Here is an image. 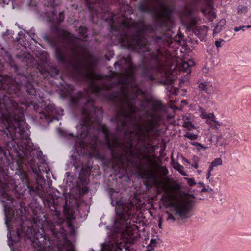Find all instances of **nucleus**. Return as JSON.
Returning <instances> with one entry per match:
<instances>
[{"instance_id": "49530a36", "label": "nucleus", "mask_w": 251, "mask_h": 251, "mask_svg": "<svg viewBox=\"0 0 251 251\" xmlns=\"http://www.w3.org/2000/svg\"><path fill=\"white\" fill-rule=\"evenodd\" d=\"M111 199H112V198L111 197ZM111 204H113V205H114V203H115V204L117 205L118 204V201H113L112 200H111Z\"/></svg>"}, {"instance_id": "5fc2aeb1", "label": "nucleus", "mask_w": 251, "mask_h": 251, "mask_svg": "<svg viewBox=\"0 0 251 251\" xmlns=\"http://www.w3.org/2000/svg\"><path fill=\"white\" fill-rule=\"evenodd\" d=\"M158 226L160 228H161V222H159V223L158 224Z\"/></svg>"}, {"instance_id": "c85d7f7f", "label": "nucleus", "mask_w": 251, "mask_h": 251, "mask_svg": "<svg viewBox=\"0 0 251 251\" xmlns=\"http://www.w3.org/2000/svg\"><path fill=\"white\" fill-rule=\"evenodd\" d=\"M166 213L168 215V217L166 219L167 221L171 220L173 222H174L176 220L175 217L173 216L172 214L170 213L168 211H167Z\"/></svg>"}, {"instance_id": "603ef678", "label": "nucleus", "mask_w": 251, "mask_h": 251, "mask_svg": "<svg viewBox=\"0 0 251 251\" xmlns=\"http://www.w3.org/2000/svg\"><path fill=\"white\" fill-rule=\"evenodd\" d=\"M225 20H221L220 21V24H222L224 25L225 24Z\"/></svg>"}, {"instance_id": "423d86ee", "label": "nucleus", "mask_w": 251, "mask_h": 251, "mask_svg": "<svg viewBox=\"0 0 251 251\" xmlns=\"http://www.w3.org/2000/svg\"><path fill=\"white\" fill-rule=\"evenodd\" d=\"M6 158V152L0 146V195L2 197L1 201L5 211L13 205V199L10 192L15 190L17 188V185L13 180L4 171L3 164Z\"/></svg>"}, {"instance_id": "1a4fd4ad", "label": "nucleus", "mask_w": 251, "mask_h": 251, "mask_svg": "<svg viewBox=\"0 0 251 251\" xmlns=\"http://www.w3.org/2000/svg\"><path fill=\"white\" fill-rule=\"evenodd\" d=\"M171 206L173 208L175 216H178L182 220L188 219L192 215L191 214L192 203L190 200L179 201L173 203Z\"/></svg>"}, {"instance_id": "2eb2a0df", "label": "nucleus", "mask_w": 251, "mask_h": 251, "mask_svg": "<svg viewBox=\"0 0 251 251\" xmlns=\"http://www.w3.org/2000/svg\"><path fill=\"white\" fill-rule=\"evenodd\" d=\"M157 241L156 239H151L149 245L147 246V249L145 251H153L154 249L156 247Z\"/></svg>"}, {"instance_id": "58836bf2", "label": "nucleus", "mask_w": 251, "mask_h": 251, "mask_svg": "<svg viewBox=\"0 0 251 251\" xmlns=\"http://www.w3.org/2000/svg\"><path fill=\"white\" fill-rule=\"evenodd\" d=\"M161 171H162V173L164 175H166L168 173V171L167 169L165 167H161Z\"/></svg>"}, {"instance_id": "a211bd4d", "label": "nucleus", "mask_w": 251, "mask_h": 251, "mask_svg": "<svg viewBox=\"0 0 251 251\" xmlns=\"http://www.w3.org/2000/svg\"><path fill=\"white\" fill-rule=\"evenodd\" d=\"M0 52H1L0 53V57L2 56L3 55V58L5 59V60H7L9 61H11L12 58V56L8 54V53L6 51V50L4 49L3 48H2L0 49Z\"/></svg>"}, {"instance_id": "e433bc0d", "label": "nucleus", "mask_w": 251, "mask_h": 251, "mask_svg": "<svg viewBox=\"0 0 251 251\" xmlns=\"http://www.w3.org/2000/svg\"><path fill=\"white\" fill-rule=\"evenodd\" d=\"M241 30H242L244 31L245 30V27H244V26H240L234 28V31L236 32H238Z\"/></svg>"}, {"instance_id": "bb28decb", "label": "nucleus", "mask_w": 251, "mask_h": 251, "mask_svg": "<svg viewBox=\"0 0 251 251\" xmlns=\"http://www.w3.org/2000/svg\"><path fill=\"white\" fill-rule=\"evenodd\" d=\"M199 111L200 114V117L203 119H205L207 114L205 112V110L203 108L199 107Z\"/></svg>"}, {"instance_id": "4468645a", "label": "nucleus", "mask_w": 251, "mask_h": 251, "mask_svg": "<svg viewBox=\"0 0 251 251\" xmlns=\"http://www.w3.org/2000/svg\"><path fill=\"white\" fill-rule=\"evenodd\" d=\"M195 64L194 61L192 59H189L188 61H182L179 66L180 70L190 73L191 72V67Z\"/></svg>"}, {"instance_id": "c9c22d12", "label": "nucleus", "mask_w": 251, "mask_h": 251, "mask_svg": "<svg viewBox=\"0 0 251 251\" xmlns=\"http://www.w3.org/2000/svg\"><path fill=\"white\" fill-rule=\"evenodd\" d=\"M207 147L204 146L202 144L199 143L198 146L197 147V149L198 151H201L202 150H205Z\"/></svg>"}, {"instance_id": "4be33fe9", "label": "nucleus", "mask_w": 251, "mask_h": 251, "mask_svg": "<svg viewBox=\"0 0 251 251\" xmlns=\"http://www.w3.org/2000/svg\"><path fill=\"white\" fill-rule=\"evenodd\" d=\"M11 81V79L9 77H7L5 79L1 80L2 87L6 89L7 87V86L9 85V82Z\"/></svg>"}, {"instance_id": "9d476101", "label": "nucleus", "mask_w": 251, "mask_h": 251, "mask_svg": "<svg viewBox=\"0 0 251 251\" xmlns=\"http://www.w3.org/2000/svg\"><path fill=\"white\" fill-rule=\"evenodd\" d=\"M37 69L45 78L48 76L54 77L58 75L59 73V71L57 68L47 65L45 61H43L41 65L38 64Z\"/></svg>"}, {"instance_id": "20e7f679", "label": "nucleus", "mask_w": 251, "mask_h": 251, "mask_svg": "<svg viewBox=\"0 0 251 251\" xmlns=\"http://www.w3.org/2000/svg\"><path fill=\"white\" fill-rule=\"evenodd\" d=\"M29 74V75L24 77L19 86V89L25 90L31 96L32 100H29L30 98H28L25 102L20 101L21 104L27 107L33 106V109L39 112V118L45 119L48 123L54 120L58 121V117L63 115V110L56 108L53 103L44 97L39 94V96L37 95L34 85L38 83L37 75L34 72H30Z\"/></svg>"}, {"instance_id": "c03bdc74", "label": "nucleus", "mask_w": 251, "mask_h": 251, "mask_svg": "<svg viewBox=\"0 0 251 251\" xmlns=\"http://www.w3.org/2000/svg\"><path fill=\"white\" fill-rule=\"evenodd\" d=\"M214 166H213L211 164H210V165L209 166V168L208 169V171L212 172L213 170Z\"/></svg>"}, {"instance_id": "3c124183", "label": "nucleus", "mask_w": 251, "mask_h": 251, "mask_svg": "<svg viewBox=\"0 0 251 251\" xmlns=\"http://www.w3.org/2000/svg\"><path fill=\"white\" fill-rule=\"evenodd\" d=\"M245 27V28H250L251 27V25H248L246 26H244Z\"/></svg>"}, {"instance_id": "ea45409f", "label": "nucleus", "mask_w": 251, "mask_h": 251, "mask_svg": "<svg viewBox=\"0 0 251 251\" xmlns=\"http://www.w3.org/2000/svg\"><path fill=\"white\" fill-rule=\"evenodd\" d=\"M218 25H217L215 28L213 29V33H217L219 30H221V27L219 29L218 28Z\"/></svg>"}, {"instance_id": "4d7b16f0", "label": "nucleus", "mask_w": 251, "mask_h": 251, "mask_svg": "<svg viewBox=\"0 0 251 251\" xmlns=\"http://www.w3.org/2000/svg\"><path fill=\"white\" fill-rule=\"evenodd\" d=\"M29 60H30V62H31L33 59L32 58H29Z\"/></svg>"}, {"instance_id": "09e8293b", "label": "nucleus", "mask_w": 251, "mask_h": 251, "mask_svg": "<svg viewBox=\"0 0 251 251\" xmlns=\"http://www.w3.org/2000/svg\"><path fill=\"white\" fill-rule=\"evenodd\" d=\"M5 224H6V226H7V228L9 230H10L9 229V225H8V221H6L5 222ZM9 232H10V231H9Z\"/></svg>"}, {"instance_id": "f257e3e1", "label": "nucleus", "mask_w": 251, "mask_h": 251, "mask_svg": "<svg viewBox=\"0 0 251 251\" xmlns=\"http://www.w3.org/2000/svg\"><path fill=\"white\" fill-rule=\"evenodd\" d=\"M86 50L79 39L68 33L67 39L58 38V62L66 65L71 75L78 81H88L84 92L71 97L69 104L82 108L83 120L77 126L78 134L75 150L89 151L103 160L99 150L98 135L100 131L110 150L112 168L126 171L129 166L137 167L139 161L148 160L144 144L134 148L133 140L147 137L156 128L165 106L157 100H151L138 87L134 73L136 67L130 55L114 64L115 71L110 75L96 74L95 64L90 54V62L81 57Z\"/></svg>"}, {"instance_id": "6e6d98bb", "label": "nucleus", "mask_w": 251, "mask_h": 251, "mask_svg": "<svg viewBox=\"0 0 251 251\" xmlns=\"http://www.w3.org/2000/svg\"><path fill=\"white\" fill-rule=\"evenodd\" d=\"M105 58L106 60H107L108 61H109L110 60V59L108 58L107 55H105Z\"/></svg>"}, {"instance_id": "aec40b11", "label": "nucleus", "mask_w": 251, "mask_h": 251, "mask_svg": "<svg viewBox=\"0 0 251 251\" xmlns=\"http://www.w3.org/2000/svg\"><path fill=\"white\" fill-rule=\"evenodd\" d=\"M174 168L178 171L179 173L184 176H186L187 174L186 173L183 171L184 167L182 165L177 163L176 165H175L174 166Z\"/></svg>"}, {"instance_id": "b1692460", "label": "nucleus", "mask_w": 251, "mask_h": 251, "mask_svg": "<svg viewBox=\"0 0 251 251\" xmlns=\"http://www.w3.org/2000/svg\"><path fill=\"white\" fill-rule=\"evenodd\" d=\"M248 8L246 6L239 5L237 7V12L239 14L245 13L247 11Z\"/></svg>"}, {"instance_id": "0eeeda50", "label": "nucleus", "mask_w": 251, "mask_h": 251, "mask_svg": "<svg viewBox=\"0 0 251 251\" xmlns=\"http://www.w3.org/2000/svg\"><path fill=\"white\" fill-rule=\"evenodd\" d=\"M163 0H140L138 4L139 11L152 13L162 26H166L164 20H169L172 10L164 5Z\"/></svg>"}, {"instance_id": "79ce46f5", "label": "nucleus", "mask_w": 251, "mask_h": 251, "mask_svg": "<svg viewBox=\"0 0 251 251\" xmlns=\"http://www.w3.org/2000/svg\"><path fill=\"white\" fill-rule=\"evenodd\" d=\"M211 172L208 171V173L207 174L206 178H207V179L209 180V181H211L210 178V176H211Z\"/></svg>"}, {"instance_id": "37998d69", "label": "nucleus", "mask_w": 251, "mask_h": 251, "mask_svg": "<svg viewBox=\"0 0 251 251\" xmlns=\"http://www.w3.org/2000/svg\"><path fill=\"white\" fill-rule=\"evenodd\" d=\"M198 184V187L199 188H203L204 187V184L203 182H199Z\"/></svg>"}, {"instance_id": "72a5a7b5", "label": "nucleus", "mask_w": 251, "mask_h": 251, "mask_svg": "<svg viewBox=\"0 0 251 251\" xmlns=\"http://www.w3.org/2000/svg\"><path fill=\"white\" fill-rule=\"evenodd\" d=\"M153 40L156 43H160L163 41L162 37L155 36L153 38Z\"/></svg>"}, {"instance_id": "a18cd8bd", "label": "nucleus", "mask_w": 251, "mask_h": 251, "mask_svg": "<svg viewBox=\"0 0 251 251\" xmlns=\"http://www.w3.org/2000/svg\"><path fill=\"white\" fill-rule=\"evenodd\" d=\"M190 144L192 145L195 146H196L197 147L198 146V145L199 143L197 142H191Z\"/></svg>"}, {"instance_id": "7ed1b4c3", "label": "nucleus", "mask_w": 251, "mask_h": 251, "mask_svg": "<svg viewBox=\"0 0 251 251\" xmlns=\"http://www.w3.org/2000/svg\"><path fill=\"white\" fill-rule=\"evenodd\" d=\"M45 204L50 210V218L47 221L49 229L47 235L39 232H32L30 227H25L20 225L16 228L19 237H25L32 240L35 251H75L74 246L67 238L65 226L71 228L73 225L71 220L74 219V212L67 205V201L63 206V213L66 220L61 217L60 212L57 210L55 200L48 198Z\"/></svg>"}, {"instance_id": "5701e85b", "label": "nucleus", "mask_w": 251, "mask_h": 251, "mask_svg": "<svg viewBox=\"0 0 251 251\" xmlns=\"http://www.w3.org/2000/svg\"><path fill=\"white\" fill-rule=\"evenodd\" d=\"M212 165L214 167H217L222 164V160L220 158H217L211 163Z\"/></svg>"}, {"instance_id": "dca6fc26", "label": "nucleus", "mask_w": 251, "mask_h": 251, "mask_svg": "<svg viewBox=\"0 0 251 251\" xmlns=\"http://www.w3.org/2000/svg\"><path fill=\"white\" fill-rule=\"evenodd\" d=\"M205 119H207L206 122L209 125H210L211 124V121H212L216 123L219 126L221 125L218 121H216V117L213 113H210L207 114Z\"/></svg>"}, {"instance_id": "f8f14e48", "label": "nucleus", "mask_w": 251, "mask_h": 251, "mask_svg": "<svg viewBox=\"0 0 251 251\" xmlns=\"http://www.w3.org/2000/svg\"><path fill=\"white\" fill-rule=\"evenodd\" d=\"M59 89L60 90V97L64 98L66 97L70 96L72 92L74 90V86L72 84H69L62 81L60 83Z\"/></svg>"}, {"instance_id": "393cba45", "label": "nucleus", "mask_w": 251, "mask_h": 251, "mask_svg": "<svg viewBox=\"0 0 251 251\" xmlns=\"http://www.w3.org/2000/svg\"><path fill=\"white\" fill-rule=\"evenodd\" d=\"M192 121L190 122H187V123H186L185 124H183V126L184 127L188 129L189 130L194 129L195 128V126H194L193 124H192Z\"/></svg>"}, {"instance_id": "9b49d317", "label": "nucleus", "mask_w": 251, "mask_h": 251, "mask_svg": "<svg viewBox=\"0 0 251 251\" xmlns=\"http://www.w3.org/2000/svg\"><path fill=\"white\" fill-rule=\"evenodd\" d=\"M181 22L187 28H190L196 24L197 20L192 14V11L188 10L182 16Z\"/></svg>"}, {"instance_id": "cd10ccee", "label": "nucleus", "mask_w": 251, "mask_h": 251, "mask_svg": "<svg viewBox=\"0 0 251 251\" xmlns=\"http://www.w3.org/2000/svg\"><path fill=\"white\" fill-rule=\"evenodd\" d=\"M183 124H185L187 122H190L192 121V116L190 114H186L183 116Z\"/></svg>"}, {"instance_id": "de8ad7c7", "label": "nucleus", "mask_w": 251, "mask_h": 251, "mask_svg": "<svg viewBox=\"0 0 251 251\" xmlns=\"http://www.w3.org/2000/svg\"><path fill=\"white\" fill-rule=\"evenodd\" d=\"M151 178H153V179H155V180L156 179V176L154 174H152L151 175Z\"/></svg>"}, {"instance_id": "412c9836", "label": "nucleus", "mask_w": 251, "mask_h": 251, "mask_svg": "<svg viewBox=\"0 0 251 251\" xmlns=\"http://www.w3.org/2000/svg\"><path fill=\"white\" fill-rule=\"evenodd\" d=\"M184 137L191 140H195L197 139L198 135L192 132H188L184 135Z\"/></svg>"}, {"instance_id": "8fccbe9b", "label": "nucleus", "mask_w": 251, "mask_h": 251, "mask_svg": "<svg viewBox=\"0 0 251 251\" xmlns=\"http://www.w3.org/2000/svg\"><path fill=\"white\" fill-rule=\"evenodd\" d=\"M195 169H197L198 168V165L197 163H195L193 166Z\"/></svg>"}, {"instance_id": "6e6552de", "label": "nucleus", "mask_w": 251, "mask_h": 251, "mask_svg": "<svg viewBox=\"0 0 251 251\" xmlns=\"http://www.w3.org/2000/svg\"><path fill=\"white\" fill-rule=\"evenodd\" d=\"M43 162H45V160H43ZM34 166L35 165L30 167L32 168V171L36 175V180L38 185L36 187L28 186L29 192L31 195L33 196L40 195L43 188V185L45 184V179L43 177V174H46L48 179L51 175V172L45 162H42L41 164L39 165L38 169L34 168Z\"/></svg>"}, {"instance_id": "2f4dec72", "label": "nucleus", "mask_w": 251, "mask_h": 251, "mask_svg": "<svg viewBox=\"0 0 251 251\" xmlns=\"http://www.w3.org/2000/svg\"><path fill=\"white\" fill-rule=\"evenodd\" d=\"M64 14L63 12H61L59 13V17L57 19L58 24H59L60 23H61L64 20Z\"/></svg>"}, {"instance_id": "473e14b6", "label": "nucleus", "mask_w": 251, "mask_h": 251, "mask_svg": "<svg viewBox=\"0 0 251 251\" xmlns=\"http://www.w3.org/2000/svg\"><path fill=\"white\" fill-rule=\"evenodd\" d=\"M187 183L190 186H193L196 184V182L193 178H186Z\"/></svg>"}, {"instance_id": "6ab92c4d", "label": "nucleus", "mask_w": 251, "mask_h": 251, "mask_svg": "<svg viewBox=\"0 0 251 251\" xmlns=\"http://www.w3.org/2000/svg\"><path fill=\"white\" fill-rule=\"evenodd\" d=\"M87 32V28L85 26H80L79 28V33L80 37L82 38H86L87 36L86 34Z\"/></svg>"}, {"instance_id": "f3484780", "label": "nucleus", "mask_w": 251, "mask_h": 251, "mask_svg": "<svg viewBox=\"0 0 251 251\" xmlns=\"http://www.w3.org/2000/svg\"><path fill=\"white\" fill-rule=\"evenodd\" d=\"M20 175H19L20 178H21L22 181L23 183H25L27 185V188H28V186H30L29 184V182L27 178V176L25 172H20Z\"/></svg>"}, {"instance_id": "a878e982", "label": "nucleus", "mask_w": 251, "mask_h": 251, "mask_svg": "<svg viewBox=\"0 0 251 251\" xmlns=\"http://www.w3.org/2000/svg\"><path fill=\"white\" fill-rule=\"evenodd\" d=\"M143 74L144 75L148 77L151 80H154L155 79V77L151 75H149L148 73L147 72V68L146 67H144L143 68Z\"/></svg>"}, {"instance_id": "864d4df0", "label": "nucleus", "mask_w": 251, "mask_h": 251, "mask_svg": "<svg viewBox=\"0 0 251 251\" xmlns=\"http://www.w3.org/2000/svg\"><path fill=\"white\" fill-rule=\"evenodd\" d=\"M26 65L29 67H31L32 66V65L31 64H29L28 63H26Z\"/></svg>"}, {"instance_id": "c756f323", "label": "nucleus", "mask_w": 251, "mask_h": 251, "mask_svg": "<svg viewBox=\"0 0 251 251\" xmlns=\"http://www.w3.org/2000/svg\"><path fill=\"white\" fill-rule=\"evenodd\" d=\"M224 42H225L224 40L223 39H221L216 41L215 43L216 47L217 48L221 47L223 45V43Z\"/></svg>"}, {"instance_id": "a19ab883", "label": "nucleus", "mask_w": 251, "mask_h": 251, "mask_svg": "<svg viewBox=\"0 0 251 251\" xmlns=\"http://www.w3.org/2000/svg\"><path fill=\"white\" fill-rule=\"evenodd\" d=\"M72 162V164H73V165L76 168H77L78 167H80V163H74V162Z\"/></svg>"}, {"instance_id": "ddd939ff", "label": "nucleus", "mask_w": 251, "mask_h": 251, "mask_svg": "<svg viewBox=\"0 0 251 251\" xmlns=\"http://www.w3.org/2000/svg\"><path fill=\"white\" fill-rule=\"evenodd\" d=\"M198 88L201 92L210 94L214 91V88L211 82L207 80L200 81L198 82Z\"/></svg>"}, {"instance_id": "7c9ffc66", "label": "nucleus", "mask_w": 251, "mask_h": 251, "mask_svg": "<svg viewBox=\"0 0 251 251\" xmlns=\"http://www.w3.org/2000/svg\"><path fill=\"white\" fill-rule=\"evenodd\" d=\"M162 199L164 201L169 202L171 201L172 198L170 195L164 194L162 196Z\"/></svg>"}, {"instance_id": "4c0bfd02", "label": "nucleus", "mask_w": 251, "mask_h": 251, "mask_svg": "<svg viewBox=\"0 0 251 251\" xmlns=\"http://www.w3.org/2000/svg\"><path fill=\"white\" fill-rule=\"evenodd\" d=\"M210 71V69L207 67H204L202 69V72L205 75H207Z\"/></svg>"}, {"instance_id": "f03ea898", "label": "nucleus", "mask_w": 251, "mask_h": 251, "mask_svg": "<svg viewBox=\"0 0 251 251\" xmlns=\"http://www.w3.org/2000/svg\"><path fill=\"white\" fill-rule=\"evenodd\" d=\"M3 102L0 100V131L7 138L5 139V147L9 153L12 151L16 152L23 164L33 166L35 163L34 155L40 159L42 152L33 149L24 109L7 96L4 97Z\"/></svg>"}, {"instance_id": "13d9d810", "label": "nucleus", "mask_w": 251, "mask_h": 251, "mask_svg": "<svg viewBox=\"0 0 251 251\" xmlns=\"http://www.w3.org/2000/svg\"><path fill=\"white\" fill-rule=\"evenodd\" d=\"M50 21H53V20H52V19H50Z\"/></svg>"}, {"instance_id": "39448f33", "label": "nucleus", "mask_w": 251, "mask_h": 251, "mask_svg": "<svg viewBox=\"0 0 251 251\" xmlns=\"http://www.w3.org/2000/svg\"><path fill=\"white\" fill-rule=\"evenodd\" d=\"M118 217L115 220L111 230V239L114 243L116 251H135L131 246L134 244L139 237L137 232L134 233L127 226V219L125 217L123 208H115Z\"/></svg>"}, {"instance_id": "f704fd0d", "label": "nucleus", "mask_w": 251, "mask_h": 251, "mask_svg": "<svg viewBox=\"0 0 251 251\" xmlns=\"http://www.w3.org/2000/svg\"><path fill=\"white\" fill-rule=\"evenodd\" d=\"M201 192H209V193H212L213 192V189L209 187V186L207 187V188H206L205 186L202 188V190H201Z\"/></svg>"}]
</instances>
